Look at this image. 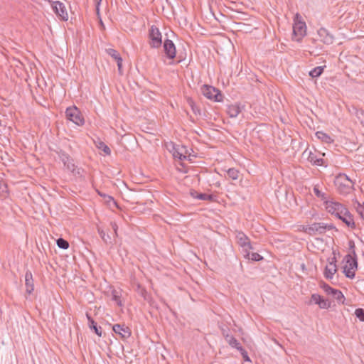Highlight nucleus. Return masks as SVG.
I'll return each instance as SVG.
<instances>
[{"instance_id":"16","label":"nucleus","mask_w":364,"mask_h":364,"mask_svg":"<svg viewBox=\"0 0 364 364\" xmlns=\"http://www.w3.org/2000/svg\"><path fill=\"white\" fill-rule=\"evenodd\" d=\"M25 286L26 293L31 294L34 290V282L33 274L30 270H27L25 274Z\"/></svg>"},{"instance_id":"52","label":"nucleus","mask_w":364,"mask_h":364,"mask_svg":"<svg viewBox=\"0 0 364 364\" xmlns=\"http://www.w3.org/2000/svg\"><path fill=\"white\" fill-rule=\"evenodd\" d=\"M301 268H302L303 269H305V264H301Z\"/></svg>"},{"instance_id":"10","label":"nucleus","mask_w":364,"mask_h":364,"mask_svg":"<svg viewBox=\"0 0 364 364\" xmlns=\"http://www.w3.org/2000/svg\"><path fill=\"white\" fill-rule=\"evenodd\" d=\"M326 208L327 211L331 215H335L337 218L343 214V212L346 210V207L334 201H325Z\"/></svg>"},{"instance_id":"47","label":"nucleus","mask_w":364,"mask_h":364,"mask_svg":"<svg viewBox=\"0 0 364 364\" xmlns=\"http://www.w3.org/2000/svg\"><path fill=\"white\" fill-rule=\"evenodd\" d=\"M309 229H310V225H301L300 228H299V230L301 231H303L304 232H305V233H306V234L310 235L311 232H310Z\"/></svg>"},{"instance_id":"5","label":"nucleus","mask_w":364,"mask_h":364,"mask_svg":"<svg viewBox=\"0 0 364 364\" xmlns=\"http://www.w3.org/2000/svg\"><path fill=\"white\" fill-rule=\"evenodd\" d=\"M237 244L242 248L244 256H250V250L252 249L250 240L242 232H237L236 234Z\"/></svg>"},{"instance_id":"13","label":"nucleus","mask_w":364,"mask_h":364,"mask_svg":"<svg viewBox=\"0 0 364 364\" xmlns=\"http://www.w3.org/2000/svg\"><path fill=\"white\" fill-rule=\"evenodd\" d=\"M338 218L342 220L348 228H350L351 229H354L355 228L353 216L347 208L343 212V214H341Z\"/></svg>"},{"instance_id":"31","label":"nucleus","mask_w":364,"mask_h":364,"mask_svg":"<svg viewBox=\"0 0 364 364\" xmlns=\"http://www.w3.org/2000/svg\"><path fill=\"white\" fill-rule=\"evenodd\" d=\"M173 156L175 159H178L180 160L186 159L187 156L183 154L179 149L173 148Z\"/></svg>"},{"instance_id":"46","label":"nucleus","mask_w":364,"mask_h":364,"mask_svg":"<svg viewBox=\"0 0 364 364\" xmlns=\"http://www.w3.org/2000/svg\"><path fill=\"white\" fill-rule=\"evenodd\" d=\"M98 194H99L100 196H102V197H103V198H108V200H107V202L112 201V202L113 203V204H114V205H115L117 206V203H116V201L114 200V199L112 196H107V195H106V194H103L102 193H100V192H99V191H98Z\"/></svg>"},{"instance_id":"39","label":"nucleus","mask_w":364,"mask_h":364,"mask_svg":"<svg viewBox=\"0 0 364 364\" xmlns=\"http://www.w3.org/2000/svg\"><path fill=\"white\" fill-rule=\"evenodd\" d=\"M107 53L110 55L113 59H116L120 54L114 49L109 48L106 50Z\"/></svg>"},{"instance_id":"55","label":"nucleus","mask_w":364,"mask_h":364,"mask_svg":"<svg viewBox=\"0 0 364 364\" xmlns=\"http://www.w3.org/2000/svg\"><path fill=\"white\" fill-rule=\"evenodd\" d=\"M361 205H362L363 207H364V202H363V204H361Z\"/></svg>"},{"instance_id":"32","label":"nucleus","mask_w":364,"mask_h":364,"mask_svg":"<svg viewBox=\"0 0 364 364\" xmlns=\"http://www.w3.org/2000/svg\"><path fill=\"white\" fill-rule=\"evenodd\" d=\"M244 257L248 259H251L252 261H256V262L263 259V257L257 252H252V253L250 252V256H244Z\"/></svg>"},{"instance_id":"22","label":"nucleus","mask_w":364,"mask_h":364,"mask_svg":"<svg viewBox=\"0 0 364 364\" xmlns=\"http://www.w3.org/2000/svg\"><path fill=\"white\" fill-rule=\"evenodd\" d=\"M227 112L230 117L235 118L238 116L241 109L238 105H231L228 106Z\"/></svg>"},{"instance_id":"35","label":"nucleus","mask_w":364,"mask_h":364,"mask_svg":"<svg viewBox=\"0 0 364 364\" xmlns=\"http://www.w3.org/2000/svg\"><path fill=\"white\" fill-rule=\"evenodd\" d=\"M59 158L60 161L63 163L64 166L72 159L70 156L66 154L65 151H60L59 153Z\"/></svg>"},{"instance_id":"54","label":"nucleus","mask_w":364,"mask_h":364,"mask_svg":"<svg viewBox=\"0 0 364 364\" xmlns=\"http://www.w3.org/2000/svg\"><path fill=\"white\" fill-rule=\"evenodd\" d=\"M319 155L324 156V155H325V154H320V153H319Z\"/></svg>"},{"instance_id":"24","label":"nucleus","mask_w":364,"mask_h":364,"mask_svg":"<svg viewBox=\"0 0 364 364\" xmlns=\"http://www.w3.org/2000/svg\"><path fill=\"white\" fill-rule=\"evenodd\" d=\"M98 233L102 238V240L104 241V242L107 245H112L113 244V240L112 237L109 234H106L105 232L102 230L101 228H97Z\"/></svg>"},{"instance_id":"45","label":"nucleus","mask_w":364,"mask_h":364,"mask_svg":"<svg viewBox=\"0 0 364 364\" xmlns=\"http://www.w3.org/2000/svg\"><path fill=\"white\" fill-rule=\"evenodd\" d=\"M98 194H99L100 196H102V197H103V198H108V200H107V202L112 201V202L113 203V204H114V205H115L117 206V203H116V201L114 200V199L112 196H107V195H106V194H103L102 193H100V192H99V191H98Z\"/></svg>"},{"instance_id":"41","label":"nucleus","mask_w":364,"mask_h":364,"mask_svg":"<svg viewBox=\"0 0 364 364\" xmlns=\"http://www.w3.org/2000/svg\"><path fill=\"white\" fill-rule=\"evenodd\" d=\"M239 351L241 353V355L245 361H249V362L251 361V360L247 354V352L242 347H240Z\"/></svg>"},{"instance_id":"7","label":"nucleus","mask_w":364,"mask_h":364,"mask_svg":"<svg viewBox=\"0 0 364 364\" xmlns=\"http://www.w3.org/2000/svg\"><path fill=\"white\" fill-rule=\"evenodd\" d=\"M335 226L332 224H326L324 223H314L310 225V235H323L326 230H333Z\"/></svg>"},{"instance_id":"37","label":"nucleus","mask_w":364,"mask_h":364,"mask_svg":"<svg viewBox=\"0 0 364 364\" xmlns=\"http://www.w3.org/2000/svg\"><path fill=\"white\" fill-rule=\"evenodd\" d=\"M7 193V186L6 184L0 181V198H5Z\"/></svg>"},{"instance_id":"3","label":"nucleus","mask_w":364,"mask_h":364,"mask_svg":"<svg viewBox=\"0 0 364 364\" xmlns=\"http://www.w3.org/2000/svg\"><path fill=\"white\" fill-rule=\"evenodd\" d=\"M66 118L77 126H83L85 119L80 110L76 106L69 107L65 110Z\"/></svg>"},{"instance_id":"50","label":"nucleus","mask_w":364,"mask_h":364,"mask_svg":"<svg viewBox=\"0 0 364 364\" xmlns=\"http://www.w3.org/2000/svg\"><path fill=\"white\" fill-rule=\"evenodd\" d=\"M349 246H350V248L352 250V252H353V250H354V248H355V244H354V242H353V241H350V242H349Z\"/></svg>"},{"instance_id":"6","label":"nucleus","mask_w":364,"mask_h":364,"mask_svg":"<svg viewBox=\"0 0 364 364\" xmlns=\"http://www.w3.org/2000/svg\"><path fill=\"white\" fill-rule=\"evenodd\" d=\"M201 91L203 95L208 99L214 100L215 102H220L222 100L220 92L213 86L204 85L201 87Z\"/></svg>"},{"instance_id":"9","label":"nucleus","mask_w":364,"mask_h":364,"mask_svg":"<svg viewBox=\"0 0 364 364\" xmlns=\"http://www.w3.org/2000/svg\"><path fill=\"white\" fill-rule=\"evenodd\" d=\"M306 34V26L304 21H295L293 26V35L295 40L300 42Z\"/></svg>"},{"instance_id":"2","label":"nucleus","mask_w":364,"mask_h":364,"mask_svg":"<svg viewBox=\"0 0 364 364\" xmlns=\"http://www.w3.org/2000/svg\"><path fill=\"white\" fill-rule=\"evenodd\" d=\"M353 255L348 254L345 256L343 261L346 264L343 267V272L346 277L353 279L355 277V272L358 268V262L355 250L353 251Z\"/></svg>"},{"instance_id":"4","label":"nucleus","mask_w":364,"mask_h":364,"mask_svg":"<svg viewBox=\"0 0 364 364\" xmlns=\"http://www.w3.org/2000/svg\"><path fill=\"white\" fill-rule=\"evenodd\" d=\"M149 44L151 48H158L162 43V36L156 26H151L149 31Z\"/></svg>"},{"instance_id":"43","label":"nucleus","mask_w":364,"mask_h":364,"mask_svg":"<svg viewBox=\"0 0 364 364\" xmlns=\"http://www.w3.org/2000/svg\"><path fill=\"white\" fill-rule=\"evenodd\" d=\"M356 210L358 213L361 216V218L364 220V207H363L361 204L359 203H358Z\"/></svg>"},{"instance_id":"17","label":"nucleus","mask_w":364,"mask_h":364,"mask_svg":"<svg viewBox=\"0 0 364 364\" xmlns=\"http://www.w3.org/2000/svg\"><path fill=\"white\" fill-rule=\"evenodd\" d=\"M336 262V257H333L332 261L329 262L328 264L326 267L324 271V275L326 278L332 279L334 274L337 272Z\"/></svg>"},{"instance_id":"18","label":"nucleus","mask_w":364,"mask_h":364,"mask_svg":"<svg viewBox=\"0 0 364 364\" xmlns=\"http://www.w3.org/2000/svg\"><path fill=\"white\" fill-rule=\"evenodd\" d=\"M307 160L313 165L324 166H327V164H326L324 160L321 157L318 156L316 154L313 153L311 151H309Z\"/></svg>"},{"instance_id":"38","label":"nucleus","mask_w":364,"mask_h":364,"mask_svg":"<svg viewBox=\"0 0 364 364\" xmlns=\"http://www.w3.org/2000/svg\"><path fill=\"white\" fill-rule=\"evenodd\" d=\"M321 288H322L323 289V291L326 294H333V291L335 289L331 287L328 284H327L326 283H324V282H323L321 284Z\"/></svg>"},{"instance_id":"21","label":"nucleus","mask_w":364,"mask_h":364,"mask_svg":"<svg viewBox=\"0 0 364 364\" xmlns=\"http://www.w3.org/2000/svg\"><path fill=\"white\" fill-rule=\"evenodd\" d=\"M223 336L225 338V341L228 343V344L232 348H236L237 350H240V347H242L238 341L233 336L229 334L225 335L223 331Z\"/></svg>"},{"instance_id":"51","label":"nucleus","mask_w":364,"mask_h":364,"mask_svg":"<svg viewBox=\"0 0 364 364\" xmlns=\"http://www.w3.org/2000/svg\"><path fill=\"white\" fill-rule=\"evenodd\" d=\"M223 331L225 332V335L228 334V333H227V331H226V330H225V329H222V333H223Z\"/></svg>"},{"instance_id":"27","label":"nucleus","mask_w":364,"mask_h":364,"mask_svg":"<svg viewBox=\"0 0 364 364\" xmlns=\"http://www.w3.org/2000/svg\"><path fill=\"white\" fill-rule=\"evenodd\" d=\"M324 68L325 66H318L314 68L309 72V75L313 78L319 77L323 73Z\"/></svg>"},{"instance_id":"19","label":"nucleus","mask_w":364,"mask_h":364,"mask_svg":"<svg viewBox=\"0 0 364 364\" xmlns=\"http://www.w3.org/2000/svg\"><path fill=\"white\" fill-rule=\"evenodd\" d=\"M86 317L88 320V326L91 330H93L94 332L98 336H102V330L101 326H97V323L94 321L92 316L87 313Z\"/></svg>"},{"instance_id":"42","label":"nucleus","mask_w":364,"mask_h":364,"mask_svg":"<svg viewBox=\"0 0 364 364\" xmlns=\"http://www.w3.org/2000/svg\"><path fill=\"white\" fill-rule=\"evenodd\" d=\"M116 62H117V68H118V71L120 74L122 73V58H121L120 55H119L116 59H115Z\"/></svg>"},{"instance_id":"12","label":"nucleus","mask_w":364,"mask_h":364,"mask_svg":"<svg viewBox=\"0 0 364 364\" xmlns=\"http://www.w3.org/2000/svg\"><path fill=\"white\" fill-rule=\"evenodd\" d=\"M164 51L166 57L171 60H173L176 57V47L171 40H165L164 43Z\"/></svg>"},{"instance_id":"1","label":"nucleus","mask_w":364,"mask_h":364,"mask_svg":"<svg viewBox=\"0 0 364 364\" xmlns=\"http://www.w3.org/2000/svg\"><path fill=\"white\" fill-rule=\"evenodd\" d=\"M338 191L343 195L350 193L353 189L354 183L344 173H338L334 180Z\"/></svg>"},{"instance_id":"15","label":"nucleus","mask_w":364,"mask_h":364,"mask_svg":"<svg viewBox=\"0 0 364 364\" xmlns=\"http://www.w3.org/2000/svg\"><path fill=\"white\" fill-rule=\"evenodd\" d=\"M311 301L314 302L316 304H318L321 309H328L330 307L331 303L324 299L321 296L317 294H314L311 295Z\"/></svg>"},{"instance_id":"28","label":"nucleus","mask_w":364,"mask_h":364,"mask_svg":"<svg viewBox=\"0 0 364 364\" xmlns=\"http://www.w3.org/2000/svg\"><path fill=\"white\" fill-rule=\"evenodd\" d=\"M334 299L339 303L343 304L345 297L343 293L338 289H334L333 294H331Z\"/></svg>"},{"instance_id":"20","label":"nucleus","mask_w":364,"mask_h":364,"mask_svg":"<svg viewBox=\"0 0 364 364\" xmlns=\"http://www.w3.org/2000/svg\"><path fill=\"white\" fill-rule=\"evenodd\" d=\"M191 194L194 198H197L198 200H203L213 201L214 198H215V196L213 195L198 193L196 191H192L191 193Z\"/></svg>"},{"instance_id":"8","label":"nucleus","mask_w":364,"mask_h":364,"mask_svg":"<svg viewBox=\"0 0 364 364\" xmlns=\"http://www.w3.org/2000/svg\"><path fill=\"white\" fill-rule=\"evenodd\" d=\"M51 7L54 13L60 19L65 21H68V14L65 5L63 2L60 1H53Z\"/></svg>"},{"instance_id":"25","label":"nucleus","mask_w":364,"mask_h":364,"mask_svg":"<svg viewBox=\"0 0 364 364\" xmlns=\"http://www.w3.org/2000/svg\"><path fill=\"white\" fill-rule=\"evenodd\" d=\"M65 166L66 167V168L68 171H71L74 176H77V175H80V169L76 168V166L75 165L73 159L71 160H70L65 165Z\"/></svg>"},{"instance_id":"48","label":"nucleus","mask_w":364,"mask_h":364,"mask_svg":"<svg viewBox=\"0 0 364 364\" xmlns=\"http://www.w3.org/2000/svg\"><path fill=\"white\" fill-rule=\"evenodd\" d=\"M110 225L114 230V237H117V229H118V226H117V223L115 222H112L110 223Z\"/></svg>"},{"instance_id":"33","label":"nucleus","mask_w":364,"mask_h":364,"mask_svg":"<svg viewBox=\"0 0 364 364\" xmlns=\"http://www.w3.org/2000/svg\"><path fill=\"white\" fill-rule=\"evenodd\" d=\"M187 102L190 105V107H191V109L193 112V113H195L196 114H200L199 108L196 105V104L193 102V100H192V98L188 97L187 99Z\"/></svg>"},{"instance_id":"44","label":"nucleus","mask_w":364,"mask_h":364,"mask_svg":"<svg viewBox=\"0 0 364 364\" xmlns=\"http://www.w3.org/2000/svg\"><path fill=\"white\" fill-rule=\"evenodd\" d=\"M98 194H99L100 196H102V197H103V198H108V200H107V202L112 201V202L113 203V204H114V205H115L117 206V203H116V201L114 200V199L112 196H107V195H106V194H103L102 193H100V192H99V191H98Z\"/></svg>"},{"instance_id":"30","label":"nucleus","mask_w":364,"mask_h":364,"mask_svg":"<svg viewBox=\"0 0 364 364\" xmlns=\"http://www.w3.org/2000/svg\"><path fill=\"white\" fill-rule=\"evenodd\" d=\"M227 174L229 178L232 180H237L239 177V171L235 168H229L227 171Z\"/></svg>"},{"instance_id":"53","label":"nucleus","mask_w":364,"mask_h":364,"mask_svg":"<svg viewBox=\"0 0 364 364\" xmlns=\"http://www.w3.org/2000/svg\"><path fill=\"white\" fill-rule=\"evenodd\" d=\"M299 14H296V18H299Z\"/></svg>"},{"instance_id":"23","label":"nucleus","mask_w":364,"mask_h":364,"mask_svg":"<svg viewBox=\"0 0 364 364\" xmlns=\"http://www.w3.org/2000/svg\"><path fill=\"white\" fill-rule=\"evenodd\" d=\"M316 136L318 139H320L323 143L329 144L333 142V139L328 134L323 132H317L316 133Z\"/></svg>"},{"instance_id":"34","label":"nucleus","mask_w":364,"mask_h":364,"mask_svg":"<svg viewBox=\"0 0 364 364\" xmlns=\"http://www.w3.org/2000/svg\"><path fill=\"white\" fill-rule=\"evenodd\" d=\"M57 245H58V247L63 249V250H66L69 247V242L67 240H65L61 237L58 238L57 240Z\"/></svg>"},{"instance_id":"49","label":"nucleus","mask_w":364,"mask_h":364,"mask_svg":"<svg viewBox=\"0 0 364 364\" xmlns=\"http://www.w3.org/2000/svg\"><path fill=\"white\" fill-rule=\"evenodd\" d=\"M102 0H95V3H96V10H97V15L100 14V11H99V5L100 4Z\"/></svg>"},{"instance_id":"26","label":"nucleus","mask_w":364,"mask_h":364,"mask_svg":"<svg viewBox=\"0 0 364 364\" xmlns=\"http://www.w3.org/2000/svg\"><path fill=\"white\" fill-rule=\"evenodd\" d=\"M313 191H314V193L315 194V196L316 197H318V198H320L321 200H323L324 202L325 201H327V195L325 193H323L320 189H319V186L318 185H315L314 186V188H313Z\"/></svg>"},{"instance_id":"40","label":"nucleus","mask_w":364,"mask_h":364,"mask_svg":"<svg viewBox=\"0 0 364 364\" xmlns=\"http://www.w3.org/2000/svg\"><path fill=\"white\" fill-rule=\"evenodd\" d=\"M355 316L361 321H364V309L358 308L355 311Z\"/></svg>"},{"instance_id":"11","label":"nucleus","mask_w":364,"mask_h":364,"mask_svg":"<svg viewBox=\"0 0 364 364\" xmlns=\"http://www.w3.org/2000/svg\"><path fill=\"white\" fill-rule=\"evenodd\" d=\"M112 330L116 334H118L122 339L129 338L132 334L131 329L124 324H114L112 326Z\"/></svg>"},{"instance_id":"14","label":"nucleus","mask_w":364,"mask_h":364,"mask_svg":"<svg viewBox=\"0 0 364 364\" xmlns=\"http://www.w3.org/2000/svg\"><path fill=\"white\" fill-rule=\"evenodd\" d=\"M318 35L321 41H322L323 43L330 45L333 43V36L328 32L327 29L321 28L318 31Z\"/></svg>"},{"instance_id":"36","label":"nucleus","mask_w":364,"mask_h":364,"mask_svg":"<svg viewBox=\"0 0 364 364\" xmlns=\"http://www.w3.org/2000/svg\"><path fill=\"white\" fill-rule=\"evenodd\" d=\"M98 149L103 151V152L106 155H109L111 154V150L108 146H107L104 142L100 141L99 144L97 145Z\"/></svg>"},{"instance_id":"29","label":"nucleus","mask_w":364,"mask_h":364,"mask_svg":"<svg viewBox=\"0 0 364 364\" xmlns=\"http://www.w3.org/2000/svg\"><path fill=\"white\" fill-rule=\"evenodd\" d=\"M112 300L115 301L119 306H122L120 296L119 295L118 291L116 289H113L112 291Z\"/></svg>"}]
</instances>
